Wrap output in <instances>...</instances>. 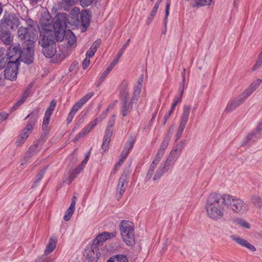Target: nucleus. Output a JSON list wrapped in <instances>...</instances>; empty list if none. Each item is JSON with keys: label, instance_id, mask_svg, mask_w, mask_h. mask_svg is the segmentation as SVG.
<instances>
[{"label": "nucleus", "instance_id": "f257e3e1", "mask_svg": "<svg viewBox=\"0 0 262 262\" xmlns=\"http://www.w3.org/2000/svg\"><path fill=\"white\" fill-rule=\"evenodd\" d=\"M224 193L213 192L208 195L205 205L207 216L213 221H219L225 216V206Z\"/></svg>", "mask_w": 262, "mask_h": 262}, {"label": "nucleus", "instance_id": "f03ea898", "mask_svg": "<svg viewBox=\"0 0 262 262\" xmlns=\"http://www.w3.org/2000/svg\"><path fill=\"white\" fill-rule=\"evenodd\" d=\"M184 141H181L180 143L173 147L166 161L161 163L156 170L153 177L154 181L160 179L169 169L170 166L174 165L182 152L184 147Z\"/></svg>", "mask_w": 262, "mask_h": 262}, {"label": "nucleus", "instance_id": "7ed1b4c3", "mask_svg": "<svg viewBox=\"0 0 262 262\" xmlns=\"http://www.w3.org/2000/svg\"><path fill=\"white\" fill-rule=\"evenodd\" d=\"M34 45L23 46V50L20 51L19 45H13L9 48V58L14 57L17 61L20 59L27 64H30L34 59Z\"/></svg>", "mask_w": 262, "mask_h": 262}, {"label": "nucleus", "instance_id": "20e7f679", "mask_svg": "<svg viewBox=\"0 0 262 262\" xmlns=\"http://www.w3.org/2000/svg\"><path fill=\"white\" fill-rule=\"evenodd\" d=\"M225 206L237 214H244L249 210L248 205L242 199L228 193H224Z\"/></svg>", "mask_w": 262, "mask_h": 262}, {"label": "nucleus", "instance_id": "39448f33", "mask_svg": "<svg viewBox=\"0 0 262 262\" xmlns=\"http://www.w3.org/2000/svg\"><path fill=\"white\" fill-rule=\"evenodd\" d=\"M91 15L89 12L86 10H83L81 12L79 8L74 7L69 14L70 22L75 26L81 25L82 31H85L90 24Z\"/></svg>", "mask_w": 262, "mask_h": 262}, {"label": "nucleus", "instance_id": "423d86ee", "mask_svg": "<svg viewBox=\"0 0 262 262\" xmlns=\"http://www.w3.org/2000/svg\"><path fill=\"white\" fill-rule=\"evenodd\" d=\"M30 23H33L31 19L27 20L29 26L27 27H20L17 31V35L20 39L25 40L23 43V46L28 45H34L35 41L37 38V31L33 27L32 25Z\"/></svg>", "mask_w": 262, "mask_h": 262}, {"label": "nucleus", "instance_id": "0eeeda50", "mask_svg": "<svg viewBox=\"0 0 262 262\" xmlns=\"http://www.w3.org/2000/svg\"><path fill=\"white\" fill-rule=\"evenodd\" d=\"M142 87V80L138 81L135 85L133 90V94L131 100L129 101L128 99L121 100V112L123 116H126L129 114L133 109V104L136 103L138 100L141 92Z\"/></svg>", "mask_w": 262, "mask_h": 262}, {"label": "nucleus", "instance_id": "6e6552de", "mask_svg": "<svg viewBox=\"0 0 262 262\" xmlns=\"http://www.w3.org/2000/svg\"><path fill=\"white\" fill-rule=\"evenodd\" d=\"M120 230L123 241L128 246L135 244L134 224L129 221H122L120 224Z\"/></svg>", "mask_w": 262, "mask_h": 262}, {"label": "nucleus", "instance_id": "1a4fd4ad", "mask_svg": "<svg viewBox=\"0 0 262 262\" xmlns=\"http://www.w3.org/2000/svg\"><path fill=\"white\" fill-rule=\"evenodd\" d=\"M39 43L42 48V53L46 57L51 58L54 55L56 46L54 35L40 36Z\"/></svg>", "mask_w": 262, "mask_h": 262}, {"label": "nucleus", "instance_id": "9d476101", "mask_svg": "<svg viewBox=\"0 0 262 262\" xmlns=\"http://www.w3.org/2000/svg\"><path fill=\"white\" fill-rule=\"evenodd\" d=\"M39 108L34 110L25 118L28 119V122L26 127L21 130L20 136L23 140H27L32 133L39 118Z\"/></svg>", "mask_w": 262, "mask_h": 262}, {"label": "nucleus", "instance_id": "9b49d317", "mask_svg": "<svg viewBox=\"0 0 262 262\" xmlns=\"http://www.w3.org/2000/svg\"><path fill=\"white\" fill-rule=\"evenodd\" d=\"M53 21L49 13L45 14L40 19L41 31L40 36L53 35Z\"/></svg>", "mask_w": 262, "mask_h": 262}, {"label": "nucleus", "instance_id": "f8f14e48", "mask_svg": "<svg viewBox=\"0 0 262 262\" xmlns=\"http://www.w3.org/2000/svg\"><path fill=\"white\" fill-rule=\"evenodd\" d=\"M18 62L15 60L8 62L7 68L4 71V75L6 79L10 80L16 79L18 73Z\"/></svg>", "mask_w": 262, "mask_h": 262}, {"label": "nucleus", "instance_id": "ddd939ff", "mask_svg": "<svg viewBox=\"0 0 262 262\" xmlns=\"http://www.w3.org/2000/svg\"><path fill=\"white\" fill-rule=\"evenodd\" d=\"M129 174L127 172H123L121 176L116 188V195L118 200L122 198L128 182Z\"/></svg>", "mask_w": 262, "mask_h": 262}, {"label": "nucleus", "instance_id": "4468645a", "mask_svg": "<svg viewBox=\"0 0 262 262\" xmlns=\"http://www.w3.org/2000/svg\"><path fill=\"white\" fill-rule=\"evenodd\" d=\"M1 22L2 25L9 27L12 29L17 28L19 25V19L13 14L5 15Z\"/></svg>", "mask_w": 262, "mask_h": 262}, {"label": "nucleus", "instance_id": "2eb2a0df", "mask_svg": "<svg viewBox=\"0 0 262 262\" xmlns=\"http://www.w3.org/2000/svg\"><path fill=\"white\" fill-rule=\"evenodd\" d=\"M84 256L86 262H96L100 256L98 249L96 247H91L85 250Z\"/></svg>", "mask_w": 262, "mask_h": 262}, {"label": "nucleus", "instance_id": "dca6fc26", "mask_svg": "<svg viewBox=\"0 0 262 262\" xmlns=\"http://www.w3.org/2000/svg\"><path fill=\"white\" fill-rule=\"evenodd\" d=\"M172 130H169L164 137L161 144L160 148L156 154L155 156L162 159L163 157L165 150L166 149L172 135Z\"/></svg>", "mask_w": 262, "mask_h": 262}, {"label": "nucleus", "instance_id": "f3484780", "mask_svg": "<svg viewBox=\"0 0 262 262\" xmlns=\"http://www.w3.org/2000/svg\"><path fill=\"white\" fill-rule=\"evenodd\" d=\"M94 95L93 92H91L83 97L81 98L76 103H75L72 106L71 111L76 113V112L84 104H85Z\"/></svg>", "mask_w": 262, "mask_h": 262}, {"label": "nucleus", "instance_id": "a211bd4d", "mask_svg": "<svg viewBox=\"0 0 262 262\" xmlns=\"http://www.w3.org/2000/svg\"><path fill=\"white\" fill-rule=\"evenodd\" d=\"M116 235V232H103L98 234L94 239V243L98 245H102L104 242L109 239L114 237Z\"/></svg>", "mask_w": 262, "mask_h": 262}, {"label": "nucleus", "instance_id": "6ab92c4d", "mask_svg": "<svg viewBox=\"0 0 262 262\" xmlns=\"http://www.w3.org/2000/svg\"><path fill=\"white\" fill-rule=\"evenodd\" d=\"M246 99L244 97V96L241 94L235 99L230 101L225 108V111L227 113H229L235 110L237 106H238L241 104L243 103Z\"/></svg>", "mask_w": 262, "mask_h": 262}, {"label": "nucleus", "instance_id": "aec40b11", "mask_svg": "<svg viewBox=\"0 0 262 262\" xmlns=\"http://www.w3.org/2000/svg\"><path fill=\"white\" fill-rule=\"evenodd\" d=\"M135 142V139L134 137H130L124 145V149L121 152L120 155V158L123 159H125L128 155L129 154L132 149H133L134 144Z\"/></svg>", "mask_w": 262, "mask_h": 262}, {"label": "nucleus", "instance_id": "412c9836", "mask_svg": "<svg viewBox=\"0 0 262 262\" xmlns=\"http://www.w3.org/2000/svg\"><path fill=\"white\" fill-rule=\"evenodd\" d=\"M43 143L44 142L42 139H38L34 144L30 147L29 150L26 153L27 156L28 157H31L37 154V152L40 150Z\"/></svg>", "mask_w": 262, "mask_h": 262}, {"label": "nucleus", "instance_id": "4be33fe9", "mask_svg": "<svg viewBox=\"0 0 262 262\" xmlns=\"http://www.w3.org/2000/svg\"><path fill=\"white\" fill-rule=\"evenodd\" d=\"M231 238L236 243L238 244L241 246L246 247L252 252H254L256 251V248H255V247L253 245L249 243L247 241L239 237L233 235L231 236Z\"/></svg>", "mask_w": 262, "mask_h": 262}, {"label": "nucleus", "instance_id": "5701e85b", "mask_svg": "<svg viewBox=\"0 0 262 262\" xmlns=\"http://www.w3.org/2000/svg\"><path fill=\"white\" fill-rule=\"evenodd\" d=\"M261 82L262 80L259 79H257L253 83H252L250 85L242 94L246 99H247L259 87Z\"/></svg>", "mask_w": 262, "mask_h": 262}, {"label": "nucleus", "instance_id": "b1692460", "mask_svg": "<svg viewBox=\"0 0 262 262\" xmlns=\"http://www.w3.org/2000/svg\"><path fill=\"white\" fill-rule=\"evenodd\" d=\"M113 131L110 128H106L102 144V149L104 152L107 151L111 142Z\"/></svg>", "mask_w": 262, "mask_h": 262}, {"label": "nucleus", "instance_id": "393cba45", "mask_svg": "<svg viewBox=\"0 0 262 262\" xmlns=\"http://www.w3.org/2000/svg\"><path fill=\"white\" fill-rule=\"evenodd\" d=\"M8 59L9 60V61H11V60H15V58L13 57L10 59L9 58V52L8 53L5 49L1 48L0 49V70L5 67L8 62Z\"/></svg>", "mask_w": 262, "mask_h": 262}, {"label": "nucleus", "instance_id": "a878e982", "mask_svg": "<svg viewBox=\"0 0 262 262\" xmlns=\"http://www.w3.org/2000/svg\"><path fill=\"white\" fill-rule=\"evenodd\" d=\"M96 120H93L90 122V123L83 128L82 130L75 137L74 140L75 141H78L79 139L83 137L84 135L90 132L92 129L97 125L96 124Z\"/></svg>", "mask_w": 262, "mask_h": 262}, {"label": "nucleus", "instance_id": "bb28decb", "mask_svg": "<svg viewBox=\"0 0 262 262\" xmlns=\"http://www.w3.org/2000/svg\"><path fill=\"white\" fill-rule=\"evenodd\" d=\"M161 159L155 156L154 159L153 161H152L150 166L149 168L147 171V173L146 174L145 180L146 181H149L153 176L154 172L155 170V169L156 168L158 164L160 162Z\"/></svg>", "mask_w": 262, "mask_h": 262}, {"label": "nucleus", "instance_id": "cd10ccee", "mask_svg": "<svg viewBox=\"0 0 262 262\" xmlns=\"http://www.w3.org/2000/svg\"><path fill=\"white\" fill-rule=\"evenodd\" d=\"M128 82L126 81H123L121 83L119 86L121 100H127L129 97V89L128 87Z\"/></svg>", "mask_w": 262, "mask_h": 262}, {"label": "nucleus", "instance_id": "c85d7f7f", "mask_svg": "<svg viewBox=\"0 0 262 262\" xmlns=\"http://www.w3.org/2000/svg\"><path fill=\"white\" fill-rule=\"evenodd\" d=\"M101 40L100 39H98L92 43L90 48L86 53L85 57H86L87 58H90L94 55L95 53L97 51V48L101 43Z\"/></svg>", "mask_w": 262, "mask_h": 262}, {"label": "nucleus", "instance_id": "c756f323", "mask_svg": "<svg viewBox=\"0 0 262 262\" xmlns=\"http://www.w3.org/2000/svg\"><path fill=\"white\" fill-rule=\"evenodd\" d=\"M0 38L6 45H9L13 40V36L9 31L2 30L0 31Z\"/></svg>", "mask_w": 262, "mask_h": 262}, {"label": "nucleus", "instance_id": "7c9ffc66", "mask_svg": "<svg viewBox=\"0 0 262 262\" xmlns=\"http://www.w3.org/2000/svg\"><path fill=\"white\" fill-rule=\"evenodd\" d=\"M67 42L68 47L71 48H75L76 46V38L73 33L70 31L67 32L65 37Z\"/></svg>", "mask_w": 262, "mask_h": 262}, {"label": "nucleus", "instance_id": "2f4dec72", "mask_svg": "<svg viewBox=\"0 0 262 262\" xmlns=\"http://www.w3.org/2000/svg\"><path fill=\"white\" fill-rule=\"evenodd\" d=\"M28 95L29 94L27 92H24L21 98L19 99H18L12 107L10 112H12L18 109L25 102V101L28 98Z\"/></svg>", "mask_w": 262, "mask_h": 262}, {"label": "nucleus", "instance_id": "473e14b6", "mask_svg": "<svg viewBox=\"0 0 262 262\" xmlns=\"http://www.w3.org/2000/svg\"><path fill=\"white\" fill-rule=\"evenodd\" d=\"M106 262H128V259L124 255L117 254L110 257Z\"/></svg>", "mask_w": 262, "mask_h": 262}, {"label": "nucleus", "instance_id": "72a5a7b5", "mask_svg": "<svg viewBox=\"0 0 262 262\" xmlns=\"http://www.w3.org/2000/svg\"><path fill=\"white\" fill-rule=\"evenodd\" d=\"M57 244V239L55 238H51L49 240V243L47 246L45 253L48 254L51 253L56 248Z\"/></svg>", "mask_w": 262, "mask_h": 262}, {"label": "nucleus", "instance_id": "f704fd0d", "mask_svg": "<svg viewBox=\"0 0 262 262\" xmlns=\"http://www.w3.org/2000/svg\"><path fill=\"white\" fill-rule=\"evenodd\" d=\"M190 106L188 105H185L183 109V113L180 118V120L187 122L190 114Z\"/></svg>", "mask_w": 262, "mask_h": 262}, {"label": "nucleus", "instance_id": "c9c22d12", "mask_svg": "<svg viewBox=\"0 0 262 262\" xmlns=\"http://www.w3.org/2000/svg\"><path fill=\"white\" fill-rule=\"evenodd\" d=\"M212 0H194L191 6L192 7L199 8L201 7L210 5Z\"/></svg>", "mask_w": 262, "mask_h": 262}, {"label": "nucleus", "instance_id": "e433bc0d", "mask_svg": "<svg viewBox=\"0 0 262 262\" xmlns=\"http://www.w3.org/2000/svg\"><path fill=\"white\" fill-rule=\"evenodd\" d=\"M66 33H65V29L56 30L53 31V35L54 36L55 40L62 41L63 39L64 36H66Z\"/></svg>", "mask_w": 262, "mask_h": 262}, {"label": "nucleus", "instance_id": "4c0bfd02", "mask_svg": "<svg viewBox=\"0 0 262 262\" xmlns=\"http://www.w3.org/2000/svg\"><path fill=\"white\" fill-rule=\"evenodd\" d=\"M53 31L56 30L65 29V23L59 19H57L52 25Z\"/></svg>", "mask_w": 262, "mask_h": 262}, {"label": "nucleus", "instance_id": "58836bf2", "mask_svg": "<svg viewBox=\"0 0 262 262\" xmlns=\"http://www.w3.org/2000/svg\"><path fill=\"white\" fill-rule=\"evenodd\" d=\"M117 60H113L111 64L107 67V68L105 70V71L102 73L101 76L100 77V79L103 81L107 75L110 73V72L112 70L116 64Z\"/></svg>", "mask_w": 262, "mask_h": 262}, {"label": "nucleus", "instance_id": "ea45409f", "mask_svg": "<svg viewBox=\"0 0 262 262\" xmlns=\"http://www.w3.org/2000/svg\"><path fill=\"white\" fill-rule=\"evenodd\" d=\"M252 203L257 207L261 208L262 207V199L258 195L253 196L251 199Z\"/></svg>", "mask_w": 262, "mask_h": 262}, {"label": "nucleus", "instance_id": "a19ab883", "mask_svg": "<svg viewBox=\"0 0 262 262\" xmlns=\"http://www.w3.org/2000/svg\"><path fill=\"white\" fill-rule=\"evenodd\" d=\"M45 173V170H41L36 176L35 180L34 181L32 187H35L38 186L40 181L43 178Z\"/></svg>", "mask_w": 262, "mask_h": 262}, {"label": "nucleus", "instance_id": "79ce46f5", "mask_svg": "<svg viewBox=\"0 0 262 262\" xmlns=\"http://www.w3.org/2000/svg\"><path fill=\"white\" fill-rule=\"evenodd\" d=\"M130 39H127V41H126V42L122 46V48L119 51V52L117 55L116 58L114 60H117L116 64L118 63L119 59H120V58L121 57L122 55L123 54L125 49L128 47V46L130 42Z\"/></svg>", "mask_w": 262, "mask_h": 262}, {"label": "nucleus", "instance_id": "37998d69", "mask_svg": "<svg viewBox=\"0 0 262 262\" xmlns=\"http://www.w3.org/2000/svg\"><path fill=\"white\" fill-rule=\"evenodd\" d=\"M170 0H167L166 3V9H165V15L164 17V25L166 27L167 26V24L168 22V17L169 14V10H170Z\"/></svg>", "mask_w": 262, "mask_h": 262}, {"label": "nucleus", "instance_id": "c03bdc74", "mask_svg": "<svg viewBox=\"0 0 262 262\" xmlns=\"http://www.w3.org/2000/svg\"><path fill=\"white\" fill-rule=\"evenodd\" d=\"M157 11H158L157 9H156V8H155L154 7L152 8V9L150 13L149 16L147 18V20H146L147 25H149L151 23V22L152 21V20L154 19L155 16L156 15V14L157 12Z\"/></svg>", "mask_w": 262, "mask_h": 262}, {"label": "nucleus", "instance_id": "a18cd8bd", "mask_svg": "<svg viewBox=\"0 0 262 262\" xmlns=\"http://www.w3.org/2000/svg\"><path fill=\"white\" fill-rule=\"evenodd\" d=\"M257 132H258V131L256 129L255 130H254V131L249 133L247 135V136L245 139L244 143L247 144L250 141L253 140L254 138H255V135H256V133Z\"/></svg>", "mask_w": 262, "mask_h": 262}, {"label": "nucleus", "instance_id": "49530a36", "mask_svg": "<svg viewBox=\"0 0 262 262\" xmlns=\"http://www.w3.org/2000/svg\"><path fill=\"white\" fill-rule=\"evenodd\" d=\"M79 173H77L75 170L70 173L68 178L66 179L64 182L68 184H70L72 181L76 178Z\"/></svg>", "mask_w": 262, "mask_h": 262}, {"label": "nucleus", "instance_id": "de8ad7c7", "mask_svg": "<svg viewBox=\"0 0 262 262\" xmlns=\"http://www.w3.org/2000/svg\"><path fill=\"white\" fill-rule=\"evenodd\" d=\"M50 115L45 113V117L42 123V129L45 130L47 129L48 125H49L50 117Z\"/></svg>", "mask_w": 262, "mask_h": 262}, {"label": "nucleus", "instance_id": "09e8293b", "mask_svg": "<svg viewBox=\"0 0 262 262\" xmlns=\"http://www.w3.org/2000/svg\"><path fill=\"white\" fill-rule=\"evenodd\" d=\"M262 64V51L259 53L255 64L252 68V70H257Z\"/></svg>", "mask_w": 262, "mask_h": 262}, {"label": "nucleus", "instance_id": "8fccbe9b", "mask_svg": "<svg viewBox=\"0 0 262 262\" xmlns=\"http://www.w3.org/2000/svg\"><path fill=\"white\" fill-rule=\"evenodd\" d=\"M56 105V101L54 100H52L50 103L49 107L46 110L45 113L51 115L52 114L54 110H55Z\"/></svg>", "mask_w": 262, "mask_h": 262}, {"label": "nucleus", "instance_id": "3c124183", "mask_svg": "<svg viewBox=\"0 0 262 262\" xmlns=\"http://www.w3.org/2000/svg\"><path fill=\"white\" fill-rule=\"evenodd\" d=\"M75 210L68 208L65 214L63 216V219L66 221H68L70 220Z\"/></svg>", "mask_w": 262, "mask_h": 262}, {"label": "nucleus", "instance_id": "603ef678", "mask_svg": "<svg viewBox=\"0 0 262 262\" xmlns=\"http://www.w3.org/2000/svg\"><path fill=\"white\" fill-rule=\"evenodd\" d=\"M183 91H182L180 96L178 97L177 98H176L174 99L173 102V103L171 105V108H172V110H174L175 109L178 103H180L181 102L182 95L183 94Z\"/></svg>", "mask_w": 262, "mask_h": 262}, {"label": "nucleus", "instance_id": "864d4df0", "mask_svg": "<svg viewBox=\"0 0 262 262\" xmlns=\"http://www.w3.org/2000/svg\"><path fill=\"white\" fill-rule=\"evenodd\" d=\"M107 111H108V110H107L105 111H103L99 117H98L94 120L97 121L96 122V124H98L99 123L101 122L104 118H105V117L107 116Z\"/></svg>", "mask_w": 262, "mask_h": 262}, {"label": "nucleus", "instance_id": "5fc2aeb1", "mask_svg": "<svg viewBox=\"0 0 262 262\" xmlns=\"http://www.w3.org/2000/svg\"><path fill=\"white\" fill-rule=\"evenodd\" d=\"M237 224H238L239 226L243 227L245 228H250L249 224L244 220L240 219L238 220V221L237 222Z\"/></svg>", "mask_w": 262, "mask_h": 262}, {"label": "nucleus", "instance_id": "6e6d98bb", "mask_svg": "<svg viewBox=\"0 0 262 262\" xmlns=\"http://www.w3.org/2000/svg\"><path fill=\"white\" fill-rule=\"evenodd\" d=\"M115 118H116V117L115 115L112 116L108 122V126H107V128H110L112 131H113V129L112 128L115 124Z\"/></svg>", "mask_w": 262, "mask_h": 262}, {"label": "nucleus", "instance_id": "4d7b16f0", "mask_svg": "<svg viewBox=\"0 0 262 262\" xmlns=\"http://www.w3.org/2000/svg\"><path fill=\"white\" fill-rule=\"evenodd\" d=\"M9 117V114L6 112H0V123L8 119Z\"/></svg>", "mask_w": 262, "mask_h": 262}, {"label": "nucleus", "instance_id": "13d9d810", "mask_svg": "<svg viewBox=\"0 0 262 262\" xmlns=\"http://www.w3.org/2000/svg\"><path fill=\"white\" fill-rule=\"evenodd\" d=\"M90 64V58H87L86 57H85V58L82 61V69L84 70L88 68Z\"/></svg>", "mask_w": 262, "mask_h": 262}, {"label": "nucleus", "instance_id": "bf43d9fd", "mask_svg": "<svg viewBox=\"0 0 262 262\" xmlns=\"http://www.w3.org/2000/svg\"><path fill=\"white\" fill-rule=\"evenodd\" d=\"M174 110H172V108H170V110L167 112L164 116V122L163 124L165 125L166 123V122L168 121L169 118H170V116L173 113Z\"/></svg>", "mask_w": 262, "mask_h": 262}, {"label": "nucleus", "instance_id": "052dcab7", "mask_svg": "<svg viewBox=\"0 0 262 262\" xmlns=\"http://www.w3.org/2000/svg\"><path fill=\"white\" fill-rule=\"evenodd\" d=\"M62 4L67 7L72 6L75 4V0H62Z\"/></svg>", "mask_w": 262, "mask_h": 262}, {"label": "nucleus", "instance_id": "680f3d73", "mask_svg": "<svg viewBox=\"0 0 262 262\" xmlns=\"http://www.w3.org/2000/svg\"><path fill=\"white\" fill-rule=\"evenodd\" d=\"M75 114H76L75 113L73 112L71 110L70 111V112H69V115L67 117V123L68 124L70 123L72 121V120H73Z\"/></svg>", "mask_w": 262, "mask_h": 262}, {"label": "nucleus", "instance_id": "e2e57ef3", "mask_svg": "<svg viewBox=\"0 0 262 262\" xmlns=\"http://www.w3.org/2000/svg\"><path fill=\"white\" fill-rule=\"evenodd\" d=\"M93 2V0H80V3L83 7H88L91 5Z\"/></svg>", "mask_w": 262, "mask_h": 262}, {"label": "nucleus", "instance_id": "0e129e2a", "mask_svg": "<svg viewBox=\"0 0 262 262\" xmlns=\"http://www.w3.org/2000/svg\"><path fill=\"white\" fill-rule=\"evenodd\" d=\"M84 166L85 165L81 163L74 170L77 173H80L83 169Z\"/></svg>", "mask_w": 262, "mask_h": 262}, {"label": "nucleus", "instance_id": "69168bd1", "mask_svg": "<svg viewBox=\"0 0 262 262\" xmlns=\"http://www.w3.org/2000/svg\"><path fill=\"white\" fill-rule=\"evenodd\" d=\"M25 141L26 140H23L21 138V136H19V138L15 142V145L17 146H19L23 144Z\"/></svg>", "mask_w": 262, "mask_h": 262}, {"label": "nucleus", "instance_id": "338daca9", "mask_svg": "<svg viewBox=\"0 0 262 262\" xmlns=\"http://www.w3.org/2000/svg\"><path fill=\"white\" fill-rule=\"evenodd\" d=\"M187 123V122H186L182 121L180 120V122L178 128L184 130L185 128Z\"/></svg>", "mask_w": 262, "mask_h": 262}, {"label": "nucleus", "instance_id": "774afa93", "mask_svg": "<svg viewBox=\"0 0 262 262\" xmlns=\"http://www.w3.org/2000/svg\"><path fill=\"white\" fill-rule=\"evenodd\" d=\"M256 130L259 132L262 130V121L258 123L256 127Z\"/></svg>", "mask_w": 262, "mask_h": 262}]
</instances>
